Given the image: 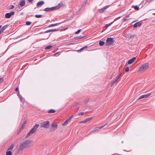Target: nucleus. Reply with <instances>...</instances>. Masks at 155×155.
<instances>
[{"label":"nucleus","mask_w":155,"mask_h":155,"mask_svg":"<svg viewBox=\"0 0 155 155\" xmlns=\"http://www.w3.org/2000/svg\"><path fill=\"white\" fill-rule=\"evenodd\" d=\"M32 140H26L21 143L18 149L19 152H21L25 149L29 147L31 145Z\"/></svg>","instance_id":"1"},{"label":"nucleus","mask_w":155,"mask_h":155,"mask_svg":"<svg viewBox=\"0 0 155 155\" xmlns=\"http://www.w3.org/2000/svg\"><path fill=\"white\" fill-rule=\"evenodd\" d=\"M63 5L62 2L58 4V5L55 6L51 8H45L44 10L46 12H50L53 10H57L58 9Z\"/></svg>","instance_id":"2"},{"label":"nucleus","mask_w":155,"mask_h":155,"mask_svg":"<svg viewBox=\"0 0 155 155\" xmlns=\"http://www.w3.org/2000/svg\"><path fill=\"white\" fill-rule=\"evenodd\" d=\"M39 125L38 124H36L29 131L28 134L25 136V138H27L31 134H34L36 131L37 128L39 127Z\"/></svg>","instance_id":"3"},{"label":"nucleus","mask_w":155,"mask_h":155,"mask_svg":"<svg viewBox=\"0 0 155 155\" xmlns=\"http://www.w3.org/2000/svg\"><path fill=\"white\" fill-rule=\"evenodd\" d=\"M149 66V64L148 63H146L143 64L139 68L138 71L139 72H143L147 70Z\"/></svg>","instance_id":"4"},{"label":"nucleus","mask_w":155,"mask_h":155,"mask_svg":"<svg viewBox=\"0 0 155 155\" xmlns=\"http://www.w3.org/2000/svg\"><path fill=\"white\" fill-rule=\"evenodd\" d=\"M41 126V127L45 128H48L50 127V123L48 121L44 122L42 124Z\"/></svg>","instance_id":"5"},{"label":"nucleus","mask_w":155,"mask_h":155,"mask_svg":"<svg viewBox=\"0 0 155 155\" xmlns=\"http://www.w3.org/2000/svg\"><path fill=\"white\" fill-rule=\"evenodd\" d=\"M114 42V39H106L105 44L107 46H109L113 44Z\"/></svg>","instance_id":"6"},{"label":"nucleus","mask_w":155,"mask_h":155,"mask_svg":"<svg viewBox=\"0 0 155 155\" xmlns=\"http://www.w3.org/2000/svg\"><path fill=\"white\" fill-rule=\"evenodd\" d=\"M58 125L56 123H54L53 124L51 127L50 128V130L51 131L55 130L57 128Z\"/></svg>","instance_id":"7"},{"label":"nucleus","mask_w":155,"mask_h":155,"mask_svg":"<svg viewBox=\"0 0 155 155\" xmlns=\"http://www.w3.org/2000/svg\"><path fill=\"white\" fill-rule=\"evenodd\" d=\"M15 14L14 12H12L9 13H8L5 14V17L6 18H9L11 17L13 15Z\"/></svg>","instance_id":"8"},{"label":"nucleus","mask_w":155,"mask_h":155,"mask_svg":"<svg viewBox=\"0 0 155 155\" xmlns=\"http://www.w3.org/2000/svg\"><path fill=\"white\" fill-rule=\"evenodd\" d=\"M108 123H106V124H105V125H104L100 127H96L93 130H92L91 131V132H90V133H89V134H90L91 133H92V132H93L94 131H95L96 130H98L99 129H101L103 128L104 127H105V126H106L108 124Z\"/></svg>","instance_id":"9"},{"label":"nucleus","mask_w":155,"mask_h":155,"mask_svg":"<svg viewBox=\"0 0 155 155\" xmlns=\"http://www.w3.org/2000/svg\"><path fill=\"white\" fill-rule=\"evenodd\" d=\"M109 6V5H107L104 6L103 8H101V9H100L99 10L98 12H99L100 13H103L104 12L107 8Z\"/></svg>","instance_id":"10"},{"label":"nucleus","mask_w":155,"mask_h":155,"mask_svg":"<svg viewBox=\"0 0 155 155\" xmlns=\"http://www.w3.org/2000/svg\"><path fill=\"white\" fill-rule=\"evenodd\" d=\"M151 94L149 93V94H146L142 95L140 96L138 98V100H140L141 99H143L144 98H146V97H148V96H150Z\"/></svg>","instance_id":"11"},{"label":"nucleus","mask_w":155,"mask_h":155,"mask_svg":"<svg viewBox=\"0 0 155 155\" xmlns=\"http://www.w3.org/2000/svg\"><path fill=\"white\" fill-rule=\"evenodd\" d=\"M136 59V57H134L130 59L129 61H128L127 64H132L133 62Z\"/></svg>","instance_id":"12"},{"label":"nucleus","mask_w":155,"mask_h":155,"mask_svg":"<svg viewBox=\"0 0 155 155\" xmlns=\"http://www.w3.org/2000/svg\"><path fill=\"white\" fill-rule=\"evenodd\" d=\"M8 25H5L2 28V26L0 25V31L2 33L8 27Z\"/></svg>","instance_id":"13"},{"label":"nucleus","mask_w":155,"mask_h":155,"mask_svg":"<svg viewBox=\"0 0 155 155\" xmlns=\"http://www.w3.org/2000/svg\"><path fill=\"white\" fill-rule=\"evenodd\" d=\"M141 25V23H140L139 22L135 23L134 25V28H136L137 27H140V26Z\"/></svg>","instance_id":"14"},{"label":"nucleus","mask_w":155,"mask_h":155,"mask_svg":"<svg viewBox=\"0 0 155 155\" xmlns=\"http://www.w3.org/2000/svg\"><path fill=\"white\" fill-rule=\"evenodd\" d=\"M14 145L13 144H12L7 149V151L12 150L14 148Z\"/></svg>","instance_id":"15"},{"label":"nucleus","mask_w":155,"mask_h":155,"mask_svg":"<svg viewBox=\"0 0 155 155\" xmlns=\"http://www.w3.org/2000/svg\"><path fill=\"white\" fill-rule=\"evenodd\" d=\"M59 29H51L48 30H47L45 31V32L48 33L50 32H53L55 31H59Z\"/></svg>","instance_id":"16"},{"label":"nucleus","mask_w":155,"mask_h":155,"mask_svg":"<svg viewBox=\"0 0 155 155\" xmlns=\"http://www.w3.org/2000/svg\"><path fill=\"white\" fill-rule=\"evenodd\" d=\"M60 24H61V23H56V24H51V25H49L48 27H52L55 26H57V25H59Z\"/></svg>","instance_id":"17"},{"label":"nucleus","mask_w":155,"mask_h":155,"mask_svg":"<svg viewBox=\"0 0 155 155\" xmlns=\"http://www.w3.org/2000/svg\"><path fill=\"white\" fill-rule=\"evenodd\" d=\"M25 5V0H22L20 3V5L21 6H23Z\"/></svg>","instance_id":"18"},{"label":"nucleus","mask_w":155,"mask_h":155,"mask_svg":"<svg viewBox=\"0 0 155 155\" xmlns=\"http://www.w3.org/2000/svg\"><path fill=\"white\" fill-rule=\"evenodd\" d=\"M129 17H130L129 15H127V16H126V17H124L123 18V21H127V20H129Z\"/></svg>","instance_id":"19"},{"label":"nucleus","mask_w":155,"mask_h":155,"mask_svg":"<svg viewBox=\"0 0 155 155\" xmlns=\"http://www.w3.org/2000/svg\"><path fill=\"white\" fill-rule=\"evenodd\" d=\"M70 121V120L69 119H67L63 123V126L66 125L68 124V123Z\"/></svg>","instance_id":"20"},{"label":"nucleus","mask_w":155,"mask_h":155,"mask_svg":"<svg viewBox=\"0 0 155 155\" xmlns=\"http://www.w3.org/2000/svg\"><path fill=\"white\" fill-rule=\"evenodd\" d=\"M55 110H54L53 109H51L50 110L48 111V112L49 113H54L55 112Z\"/></svg>","instance_id":"21"},{"label":"nucleus","mask_w":155,"mask_h":155,"mask_svg":"<svg viewBox=\"0 0 155 155\" xmlns=\"http://www.w3.org/2000/svg\"><path fill=\"white\" fill-rule=\"evenodd\" d=\"M17 95L20 98V101H22V96H21V95L20 94L19 92V91H18V92Z\"/></svg>","instance_id":"22"},{"label":"nucleus","mask_w":155,"mask_h":155,"mask_svg":"<svg viewBox=\"0 0 155 155\" xmlns=\"http://www.w3.org/2000/svg\"><path fill=\"white\" fill-rule=\"evenodd\" d=\"M12 153L11 151H7L6 152V155H12Z\"/></svg>","instance_id":"23"},{"label":"nucleus","mask_w":155,"mask_h":155,"mask_svg":"<svg viewBox=\"0 0 155 155\" xmlns=\"http://www.w3.org/2000/svg\"><path fill=\"white\" fill-rule=\"evenodd\" d=\"M44 4V2L43 1H41L38 2L37 4V6L40 5H42Z\"/></svg>","instance_id":"24"},{"label":"nucleus","mask_w":155,"mask_h":155,"mask_svg":"<svg viewBox=\"0 0 155 155\" xmlns=\"http://www.w3.org/2000/svg\"><path fill=\"white\" fill-rule=\"evenodd\" d=\"M87 47H88L87 46H85L84 47H83L82 48H81V49H80V50H78V51H82V50H83L85 48H87Z\"/></svg>","instance_id":"25"},{"label":"nucleus","mask_w":155,"mask_h":155,"mask_svg":"<svg viewBox=\"0 0 155 155\" xmlns=\"http://www.w3.org/2000/svg\"><path fill=\"white\" fill-rule=\"evenodd\" d=\"M121 75V72H120V71H119L118 74L116 78L118 79L120 78Z\"/></svg>","instance_id":"26"},{"label":"nucleus","mask_w":155,"mask_h":155,"mask_svg":"<svg viewBox=\"0 0 155 155\" xmlns=\"http://www.w3.org/2000/svg\"><path fill=\"white\" fill-rule=\"evenodd\" d=\"M52 47V46L51 45H49L47 46L45 48V49H51Z\"/></svg>","instance_id":"27"},{"label":"nucleus","mask_w":155,"mask_h":155,"mask_svg":"<svg viewBox=\"0 0 155 155\" xmlns=\"http://www.w3.org/2000/svg\"><path fill=\"white\" fill-rule=\"evenodd\" d=\"M118 79L115 78V79L113 80L111 83V86H112L117 81Z\"/></svg>","instance_id":"28"},{"label":"nucleus","mask_w":155,"mask_h":155,"mask_svg":"<svg viewBox=\"0 0 155 155\" xmlns=\"http://www.w3.org/2000/svg\"><path fill=\"white\" fill-rule=\"evenodd\" d=\"M104 44V42L103 41H100L99 42V44L100 46H103Z\"/></svg>","instance_id":"29"},{"label":"nucleus","mask_w":155,"mask_h":155,"mask_svg":"<svg viewBox=\"0 0 155 155\" xmlns=\"http://www.w3.org/2000/svg\"><path fill=\"white\" fill-rule=\"evenodd\" d=\"M89 101V99H88V98L84 100V103L85 104H87L88 102Z\"/></svg>","instance_id":"30"},{"label":"nucleus","mask_w":155,"mask_h":155,"mask_svg":"<svg viewBox=\"0 0 155 155\" xmlns=\"http://www.w3.org/2000/svg\"><path fill=\"white\" fill-rule=\"evenodd\" d=\"M42 16V15H35V17L36 18H41Z\"/></svg>","instance_id":"31"},{"label":"nucleus","mask_w":155,"mask_h":155,"mask_svg":"<svg viewBox=\"0 0 155 155\" xmlns=\"http://www.w3.org/2000/svg\"><path fill=\"white\" fill-rule=\"evenodd\" d=\"M25 125L23 124H22L20 128V130H23L24 127H25Z\"/></svg>","instance_id":"32"},{"label":"nucleus","mask_w":155,"mask_h":155,"mask_svg":"<svg viewBox=\"0 0 155 155\" xmlns=\"http://www.w3.org/2000/svg\"><path fill=\"white\" fill-rule=\"evenodd\" d=\"M4 80V78L3 77H2L0 78V84L2 83Z\"/></svg>","instance_id":"33"},{"label":"nucleus","mask_w":155,"mask_h":155,"mask_svg":"<svg viewBox=\"0 0 155 155\" xmlns=\"http://www.w3.org/2000/svg\"><path fill=\"white\" fill-rule=\"evenodd\" d=\"M92 117H90V118H89L87 119L86 120V122H87L89 121H90V120H91L92 119Z\"/></svg>","instance_id":"34"},{"label":"nucleus","mask_w":155,"mask_h":155,"mask_svg":"<svg viewBox=\"0 0 155 155\" xmlns=\"http://www.w3.org/2000/svg\"><path fill=\"white\" fill-rule=\"evenodd\" d=\"M26 24L27 25H29L31 24V22L30 21H27L26 22Z\"/></svg>","instance_id":"35"},{"label":"nucleus","mask_w":155,"mask_h":155,"mask_svg":"<svg viewBox=\"0 0 155 155\" xmlns=\"http://www.w3.org/2000/svg\"><path fill=\"white\" fill-rule=\"evenodd\" d=\"M129 71V68L128 67H127L125 69V71L126 72H127Z\"/></svg>","instance_id":"36"},{"label":"nucleus","mask_w":155,"mask_h":155,"mask_svg":"<svg viewBox=\"0 0 155 155\" xmlns=\"http://www.w3.org/2000/svg\"><path fill=\"white\" fill-rule=\"evenodd\" d=\"M134 8L136 10H138L139 9V7L137 6H135L134 7Z\"/></svg>","instance_id":"37"},{"label":"nucleus","mask_w":155,"mask_h":155,"mask_svg":"<svg viewBox=\"0 0 155 155\" xmlns=\"http://www.w3.org/2000/svg\"><path fill=\"white\" fill-rule=\"evenodd\" d=\"M112 24V23H110V24H107V25H105V27H106L107 28L109 26H110V25H111V24Z\"/></svg>","instance_id":"38"},{"label":"nucleus","mask_w":155,"mask_h":155,"mask_svg":"<svg viewBox=\"0 0 155 155\" xmlns=\"http://www.w3.org/2000/svg\"><path fill=\"white\" fill-rule=\"evenodd\" d=\"M81 29H79V30H78L77 31H76L75 32V34H78V33H79V32H80L81 31Z\"/></svg>","instance_id":"39"},{"label":"nucleus","mask_w":155,"mask_h":155,"mask_svg":"<svg viewBox=\"0 0 155 155\" xmlns=\"http://www.w3.org/2000/svg\"><path fill=\"white\" fill-rule=\"evenodd\" d=\"M84 114V112H81L80 113H79V114H78V115H83Z\"/></svg>","instance_id":"40"},{"label":"nucleus","mask_w":155,"mask_h":155,"mask_svg":"<svg viewBox=\"0 0 155 155\" xmlns=\"http://www.w3.org/2000/svg\"><path fill=\"white\" fill-rule=\"evenodd\" d=\"M86 122H86V120H85L84 121H83L80 122V123H86Z\"/></svg>","instance_id":"41"},{"label":"nucleus","mask_w":155,"mask_h":155,"mask_svg":"<svg viewBox=\"0 0 155 155\" xmlns=\"http://www.w3.org/2000/svg\"><path fill=\"white\" fill-rule=\"evenodd\" d=\"M14 6L13 5H12L11 6V7L10 8V9H12L14 8Z\"/></svg>","instance_id":"42"},{"label":"nucleus","mask_w":155,"mask_h":155,"mask_svg":"<svg viewBox=\"0 0 155 155\" xmlns=\"http://www.w3.org/2000/svg\"><path fill=\"white\" fill-rule=\"evenodd\" d=\"M73 117V115L71 116L68 119H70V120L71 121V120L72 117Z\"/></svg>","instance_id":"43"},{"label":"nucleus","mask_w":155,"mask_h":155,"mask_svg":"<svg viewBox=\"0 0 155 155\" xmlns=\"http://www.w3.org/2000/svg\"><path fill=\"white\" fill-rule=\"evenodd\" d=\"M26 124H27V122H26V121H25V122H24V123L23 124L25 125Z\"/></svg>","instance_id":"44"},{"label":"nucleus","mask_w":155,"mask_h":155,"mask_svg":"<svg viewBox=\"0 0 155 155\" xmlns=\"http://www.w3.org/2000/svg\"><path fill=\"white\" fill-rule=\"evenodd\" d=\"M18 87H16L15 88V91H18Z\"/></svg>","instance_id":"45"},{"label":"nucleus","mask_w":155,"mask_h":155,"mask_svg":"<svg viewBox=\"0 0 155 155\" xmlns=\"http://www.w3.org/2000/svg\"><path fill=\"white\" fill-rule=\"evenodd\" d=\"M28 1L29 2H32L33 1V0H28Z\"/></svg>","instance_id":"46"},{"label":"nucleus","mask_w":155,"mask_h":155,"mask_svg":"<svg viewBox=\"0 0 155 155\" xmlns=\"http://www.w3.org/2000/svg\"><path fill=\"white\" fill-rule=\"evenodd\" d=\"M22 130H20V129L18 132V134H19L21 132V131Z\"/></svg>","instance_id":"47"},{"label":"nucleus","mask_w":155,"mask_h":155,"mask_svg":"<svg viewBox=\"0 0 155 155\" xmlns=\"http://www.w3.org/2000/svg\"><path fill=\"white\" fill-rule=\"evenodd\" d=\"M58 52H57L55 54H54V55L55 56L57 54H58Z\"/></svg>","instance_id":"48"},{"label":"nucleus","mask_w":155,"mask_h":155,"mask_svg":"<svg viewBox=\"0 0 155 155\" xmlns=\"http://www.w3.org/2000/svg\"><path fill=\"white\" fill-rule=\"evenodd\" d=\"M107 39H113L112 38H107Z\"/></svg>","instance_id":"49"},{"label":"nucleus","mask_w":155,"mask_h":155,"mask_svg":"<svg viewBox=\"0 0 155 155\" xmlns=\"http://www.w3.org/2000/svg\"><path fill=\"white\" fill-rule=\"evenodd\" d=\"M84 36H82V37L81 38H84Z\"/></svg>","instance_id":"50"},{"label":"nucleus","mask_w":155,"mask_h":155,"mask_svg":"<svg viewBox=\"0 0 155 155\" xmlns=\"http://www.w3.org/2000/svg\"><path fill=\"white\" fill-rule=\"evenodd\" d=\"M112 75L110 79H111L112 78Z\"/></svg>","instance_id":"51"},{"label":"nucleus","mask_w":155,"mask_h":155,"mask_svg":"<svg viewBox=\"0 0 155 155\" xmlns=\"http://www.w3.org/2000/svg\"><path fill=\"white\" fill-rule=\"evenodd\" d=\"M2 33L0 31V35H1V34Z\"/></svg>","instance_id":"52"}]
</instances>
